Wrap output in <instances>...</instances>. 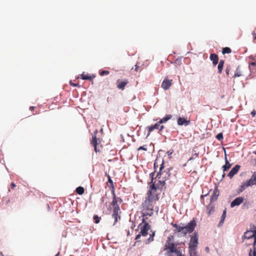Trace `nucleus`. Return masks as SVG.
Segmentation results:
<instances>
[{
	"label": "nucleus",
	"instance_id": "obj_29",
	"mask_svg": "<svg viewBox=\"0 0 256 256\" xmlns=\"http://www.w3.org/2000/svg\"><path fill=\"white\" fill-rule=\"evenodd\" d=\"M190 256H198L197 254L196 248H189Z\"/></svg>",
	"mask_w": 256,
	"mask_h": 256
},
{
	"label": "nucleus",
	"instance_id": "obj_16",
	"mask_svg": "<svg viewBox=\"0 0 256 256\" xmlns=\"http://www.w3.org/2000/svg\"><path fill=\"white\" fill-rule=\"evenodd\" d=\"M252 186L249 180H247L246 182L242 184L241 185L240 188L238 190V193L242 192L246 187Z\"/></svg>",
	"mask_w": 256,
	"mask_h": 256
},
{
	"label": "nucleus",
	"instance_id": "obj_18",
	"mask_svg": "<svg viewBox=\"0 0 256 256\" xmlns=\"http://www.w3.org/2000/svg\"><path fill=\"white\" fill-rule=\"evenodd\" d=\"M218 191L217 189L214 190L211 196L210 203L217 200L218 196Z\"/></svg>",
	"mask_w": 256,
	"mask_h": 256
},
{
	"label": "nucleus",
	"instance_id": "obj_26",
	"mask_svg": "<svg viewBox=\"0 0 256 256\" xmlns=\"http://www.w3.org/2000/svg\"><path fill=\"white\" fill-rule=\"evenodd\" d=\"M112 194L113 196V200H116L117 203L120 204L122 202V200L121 198L119 197H116L114 190H112Z\"/></svg>",
	"mask_w": 256,
	"mask_h": 256
},
{
	"label": "nucleus",
	"instance_id": "obj_3",
	"mask_svg": "<svg viewBox=\"0 0 256 256\" xmlns=\"http://www.w3.org/2000/svg\"><path fill=\"white\" fill-rule=\"evenodd\" d=\"M171 224L173 228H175L174 230L175 233H179L184 236H186V234L190 233L194 231L196 226V222L194 220H192L186 226H184V224L181 226L180 225L172 222Z\"/></svg>",
	"mask_w": 256,
	"mask_h": 256
},
{
	"label": "nucleus",
	"instance_id": "obj_32",
	"mask_svg": "<svg viewBox=\"0 0 256 256\" xmlns=\"http://www.w3.org/2000/svg\"><path fill=\"white\" fill-rule=\"evenodd\" d=\"M106 175H107V176L108 178V183L110 184H108V185L109 187H112L114 189V186L113 182H112V180L111 179L110 175L109 174H106Z\"/></svg>",
	"mask_w": 256,
	"mask_h": 256
},
{
	"label": "nucleus",
	"instance_id": "obj_55",
	"mask_svg": "<svg viewBox=\"0 0 256 256\" xmlns=\"http://www.w3.org/2000/svg\"><path fill=\"white\" fill-rule=\"evenodd\" d=\"M59 254V253H58L56 256H58Z\"/></svg>",
	"mask_w": 256,
	"mask_h": 256
},
{
	"label": "nucleus",
	"instance_id": "obj_23",
	"mask_svg": "<svg viewBox=\"0 0 256 256\" xmlns=\"http://www.w3.org/2000/svg\"><path fill=\"white\" fill-rule=\"evenodd\" d=\"M226 209H225L223 211V214L221 216L220 220L218 224V226H221L224 224V222L226 217Z\"/></svg>",
	"mask_w": 256,
	"mask_h": 256
},
{
	"label": "nucleus",
	"instance_id": "obj_30",
	"mask_svg": "<svg viewBox=\"0 0 256 256\" xmlns=\"http://www.w3.org/2000/svg\"><path fill=\"white\" fill-rule=\"evenodd\" d=\"M76 192L79 194H82L84 192V189L82 186H78L76 188Z\"/></svg>",
	"mask_w": 256,
	"mask_h": 256
},
{
	"label": "nucleus",
	"instance_id": "obj_42",
	"mask_svg": "<svg viewBox=\"0 0 256 256\" xmlns=\"http://www.w3.org/2000/svg\"><path fill=\"white\" fill-rule=\"evenodd\" d=\"M174 253H176V254L177 256H180V254H181V252L180 251H178V250H177V252H174Z\"/></svg>",
	"mask_w": 256,
	"mask_h": 256
},
{
	"label": "nucleus",
	"instance_id": "obj_38",
	"mask_svg": "<svg viewBox=\"0 0 256 256\" xmlns=\"http://www.w3.org/2000/svg\"><path fill=\"white\" fill-rule=\"evenodd\" d=\"M138 68H139V66L138 65V64H136V65H135V68H134V70L136 72H138Z\"/></svg>",
	"mask_w": 256,
	"mask_h": 256
},
{
	"label": "nucleus",
	"instance_id": "obj_9",
	"mask_svg": "<svg viewBox=\"0 0 256 256\" xmlns=\"http://www.w3.org/2000/svg\"><path fill=\"white\" fill-rule=\"evenodd\" d=\"M172 80H168V76L166 77L163 82H162V88L165 90L169 89V88L172 84Z\"/></svg>",
	"mask_w": 256,
	"mask_h": 256
},
{
	"label": "nucleus",
	"instance_id": "obj_22",
	"mask_svg": "<svg viewBox=\"0 0 256 256\" xmlns=\"http://www.w3.org/2000/svg\"><path fill=\"white\" fill-rule=\"evenodd\" d=\"M119 204H120L116 202V200H112L111 205L112 206L113 210H120Z\"/></svg>",
	"mask_w": 256,
	"mask_h": 256
},
{
	"label": "nucleus",
	"instance_id": "obj_5",
	"mask_svg": "<svg viewBox=\"0 0 256 256\" xmlns=\"http://www.w3.org/2000/svg\"><path fill=\"white\" fill-rule=\"evenodd\" d=\"M164 250H168V252L170 254L174 253L177 252V250L175 248L174 244L170 242V238H168L166 241L164 246Z\"/></svg>",
	"mask_w": 256,
	"mask_h": 256
},
{
	"label": "nucleus",
	"instance_id": "obj_7",
	"mask_svg": "<svg viewBox=\"0 0 256 256\" xmlns=\"http://www.w3.org/2000/svg\"><path fill=\"white\" fill-rule=\"evenodd\" d=\"M97 133H98V130H95L94 132V134H92V142H91V144L94 147V150H95V152H98L100 151V150L99 148H98V147H97V144H98V140L96 138V134Z\"/></svg>",
	"mask_w": 256,
	"mask_h": 256
},
{
	"label": "nucleus",
	"instance_id": "obj_14",
	"mask_svg": "<svg viewBox=\"0 0 256 256\" xmlns=\"http://www.w3.org/2000/svg\"><path fill=\"white\" fill-rule=\"evenodd\" d=\"M120 210H113V214L112 216L114 219V224H115L118 222V219L120 218Z\"/></svg>",
	"mask_w": 256,
	"mask_h": 256
},
{
	"label": "nucleus",
	"instance_id": "obj_57",
	"mask_svg": "<svg viewBox=\"0 0 256 256\" xmlns=\"http://www.w3.org/2000/svg\"><path fill=\"white\" fill-rule=\"evenodd\" d=\"M2 256H4V255L2 254Z\"/></svg>",
	"mask_w": 256,
	"mask_h": 256
},
{
	"label": "nucleus",
	"instance_id": "obj_37",
	"mask_svg": "<svg viewBox=\"0 0 256 256\" xmlns=\"http://www.w3.org/2000/svg\"><path fill=\"white\" fill-rule=\"evenodd\" d=\"M251 114L252 116V117H254L256 115V112L255 110H253L252 112H251Z\"/></svg>",
	"mask_w": 256,
	"mask_h": 256
},
{
	"label": "nucleus",
	"instance_id": "obj_49",
	"mask_svg": "<svg viewBox=\"0 0 256 256\" xmlns=\"http://www.w3.org/2000/svg\"><path fill=\"white\" fill-rule=\"evenodd\" d=\"M84 94H86V92H83V94H82V96H83L84 94Z\"/></svg>",
	"mask_w": 256,
	"mask_h": 256
},
{
	"label": "nucleus",
	"instance_id": "obj_56",
	"mask_svg": "<svg viewBox=\"0 0 256 256\" xmlns=\"http://www.w3.org/2000/svg\"><path fill=\"white\" fill-rule=\"evenodd\" d=\"M182 256V254H180V256Z\"/></svg>",
	"mask_w": 256,
	"mask_h": 256
},
{
	"label": "nucleus",
	"instance_id": "obj_46",
	"mask_svg": "<svg viewBox=\"0 0 256 256\" xmlns=\"http://www.w3.org/2000/svg\"><path fill=\"white\" fill-rule=\"evenodd\" d=\"M157 162V161L156 160L155 162H154V168L155 170L156 169V163Z\"/></svg>",
	"mask_w": 256,
	"mask_h": 256
},
{
	"label": "nucleus",
	"instance_id": "obj_34",
	"mask_svg": "<svg viewBox=\"0 0 256 256\" xmlns=\"http://www.w3.org/2000/svg\"><path fill=\"white\" fill-rule=\"evenodd\" d=\"M94 220L96 224H98L100 222V218H99L97 215H94Z\"/></svg>",
	"mask_w": 256,
	"mask_h": 256
},
{
	"label": "nucleus",
	"instance_id": "obj_24",
	"mask_svg": "<svg viewBox=\"0 0 256 256\" xmlns=\"http://www.w3.org/2000/svg\"><path fill=\"white\" fill-rule=\"evenodd\" d=\"M254 235L253 231H248L244 233V236L246 238L250 239L254 237Z\"/></svg>",
	"mask_w": 256,
	"mask_h": 256
},
{
	"label": "nucleus",
	"instance_id": "obj_20",
	"mask_svg": "<svg viewBox=\"0 0 256 256\" xmlns=\"http://www.w3.org/2000/svg\"><path fill=\"white\" fill-rule=\"evenodd\" d=\"M150 232L152 233L150 234V237L146 240L145 243L146 244H148L154 240V238L155 236V232L152 230H150Z\"/></svg>",
	"mask_w": 256,
	"mask_h": 256
},
{
	"label": "nucleus",
	"instance_id": "obj_52",
	"mask_svg": "<svg viewBox=\"0 0 256 256\" xmlns=\"http://www.w3.org/2000/svg\"><path fill=\"white\" fill-rule=\"evenodd\" d=\"M79 88H81V89H83L80 86H79Z\"/></svg>",
	"mask_w": 256,
	"mask_h": 256
},
{
	"label": "nucleus",
	"instance_id": "obj_10",
	"mask_svg": "<svg viewBox=\"0 0 256 256\" xmlns=\"http://www.w3.org/2000/svg\"><path fill=\"white\" fill-rule=\"evenodd\" d=\"M161 124L158 121L157 123L155 124L154 125H152L148 128V133L150 134V132L153 131L154 130H159L160 131H162L164 128V126H160Z\"/></svg>",
	"mask_w": 256,
	"mask_h": 256
},
{
	"label": "nucleus",
	"instance_id": "obj_48",
	"mask_svg": "<svg viewBox=\"0 0 256 256\" xmlns=\"http://www.w3.org/2000/svg\"><path fill=\"white\" fill-rule=\"evenodd\" d=\"M253 232H254V235H256V230H254Z\"/></svg>",
	"mask_w": 256,
	"mask_h": 256
},
{
	"label": "nucleus",
	"instance_id": "obj_25",
	"mask_svg": "<svg viewBox=\"0 0 256 256\" xmlns=\"http://www.w3.org/2000/svg\"><path fill=\"white\" fill-rule=\"evenodd\" d=\"M172 116L170 114L166 115L164 118L159 120L160 123L161 124L166 122L168 120L172 118Z\"/></svg>",
	"mask_w": 256,
	"mask_h": 256
},
{
	"label": "nucleus",
	"instance_id": "obj_44",
	"mask_svg": "<svg viewBox=\"0 0 256 256\" xmlns=\"http://www.w3.org/2000/svg\"><path fill=\"white\" fill-rule=\"evenodd\" d=\"M240 76V74H238V73H235L234 74V77H236V76Z\"/></svg>",
	"mask_w": 256,
	"mask_h": 256
},
{
	"label": "nucleus",
	"instance_id": "obj_43",
	"mask_svg": "<svg viewBox=\"0 0 256 256\" xmlns=\"http://www.w3.org/2000/svg\"><path fill=\"white\" fill-rule=\"evenodd\" d=\"M70 84L71 86H78V84H74V83L72 82V81H70Z\"/></svg>",
	"mask_w": 256,
	"mask_h": 256
},
{
	"label": "nucleus",
	"instance_id": "obj_6",
	"mask_svg": "<svg viewBox=\"0 0 256 256\" xmlns=\"http://www.w3.org/2000/svg\"><path fill=\"white\" fill-rule=\"evenodd\" d=\"M198 235L195 233L192 236L189 243L188 248H196L198 245Z\"/></svg>",
	"mask_w": 256,
	"mask_h": 256
},
{
	"label": "nucleus",
	"instance_id": "obj_39",
	"mask_svg": "<svg viewBox=\"0 0 256 256\" xmlns=\"http://www.w3.org/2000/svg\"><path fill=\"white\" fill-rule=\"evenodd\" d=\"M10 186L12 189H14L16 187V185L14 182L11 183Z\"/></svg>",
	"mask_w": 256,
	"mask_h": 256
},
{
	"label": "nucleus",
	"instance_id": "obj_31",
	"mask_svg": "<svg viewBox=\"0 0 256 256\" xmlns=\"http://www.w3.org/2000/svg\"><path fill=\"white\" fill-rule=\"evenodd\" d=\"M232 52L231 49L228 47H225L223 48L222 50V54H230Z\"/></svg>",
	"mask_w": 256,
	"mask_h": 256
},
{
	"label": "nucleus",
	"instance_id": "obj_13",
	"mask_svg": "<svg viewBox=\"0 0 256 256\" xmlns=\"http://www.w3.org/2000/svg\"><path fill=\"white\" fill-rule=\"evenodd\" d=\"M190 124V120H186L184 118L179 117L178 119V124L179 126H188Z\"/></svg>",
	"mask_w": 256,
	"mask_h": 256
},
{
	"label": "nucleus",
	"instance_id": "obj_17",
	"mask_svg": "<svg viewBox=\"0 0 256 256\" xmlns=\"http://www.w3.org/2000/svg\"><path fill=\"white\" fill-rule=\"evenodd\" d=\"M215 207L214 206L212 205L211 203L207 206L206 210L208 211V216H210L212 213L214 212Z\"/></svg>",
	"mask_w": 256,
	"mask_h": 256
},
{
	"label": "nucleus",
	"instance_id": "obj_27",
	"mask_svg": "<svg viewBox=\"0 0 256 256\" xmlns=\"http://www.w3.org/2000/svg\"><path fill=\"white\" fill-rule=\"evenodd\" d=\"M224 62L223 60H220V62H219L218 68V72L220 74L222 72Z\"/></svg>",
	"mask_w": 256,
	"mask_h": 256
},
{
	"label": "nucleus",
	"instance_id": "obj_47",
	"mask_svg": "<svg viewBox=\"0 0 256 256\" xmlns=\"http://www.w3.org/2000/svg\"><path fill=\"white\" fill-rule=\"evenodd\" d=\"M254 242H256V235H254Z\"/></svg>",
	"mask_w": 256,
	"mask_h": 256
},
{
	"label": "nucleus",
	"instance_id": "obj_2",
	"mask_svg": "<svg viewBox=\"0 0 256 256\" xmlns=\"http://www.w3.org/2000/svg\"><path fill=\"white\" fill-rule=\"evenodd\" d=\"M154 200H150L145 199L144 201L142 204V222L141 224H148L150 222L148 220V216H152L154 214V206L156 204L153 202Z\"/></svg>",
	"mask_w": 256,
	"mask_h": 256
},
{
	"label": "nucleus",
	"instance_id": "obj_45",
	"mask_svg": "<svg viewBox=\"0 0 256 256\" xmlns=\"http://www.w3.org/2000/svg\"><path fill=\"white\" fill-rule=\"evenodd\" d=\"M34 106H30V109L31 110H34Z\"/></svg>",
	"mask_w": 256,
	"mask_h": 256
},
{
	"label": "nucleus",
	"instance_id": "obj_33",
	"mask_svg": "<svg viewBox=\"0 0 256 256\" xmlns=\"http://www.w3.org/2000/svg\"><path fill=\"white\" fill-rule=\"evenodd\" d=\"M216 138L219 140H221L223 139V134L222 133H219L216 136Z\"/></svg>",
	"mask_w": 256,
	"mask_h": 256
},
{
	"label": "nucleus",
	"instance_id": "obj_53",
	"mask_svg": "<svg viewBox=\"0 0 256 256\" xmlns=\"http://www.w3.org/2000/svg\"><path fill=\"white\" fill-rule=\"evenodd\" d=\"M192 158H190L189 159V160H192Z\"/></svg>",
	"mask_w": 256,
	"mask_h": 256
},
{
	"label": "nucleus",
	"instance_id": "obj_11",
	"mask_svg": "<svg viewBox=\"0 0 256 256\" xmlns=\"http://www.w3.org/2000/svg\"><path fill=\"white\" fill-rule=\"evenodd\" d=\"M240 166L239 165H236L228 173V176H229L230 178H232L234 176V175L238 173L240 168Z\"/></svg>",
	"mask_w": 256,
	"mask_h": 256
},
{
	"label": "nucleus",
	"instance_id": "obj_41",
	"mask_svg": "<svg viewBox=\"0 0 256 256\" xmlns=\"http://www.w3.org/2000/svg\"><path fill=\"white\" fill-rule=\"evenodd\" d=\"M141 236H142V234H140V233L138 234V235L136 236V240H138V239L140 238Z\"/></svg>",
	"mask_w": 256,
	"mask_h": 256
},
{
	"label": "nucleus",
	"instance_id": "obj_12",
	"mask_svg": "<svg viewBox=\"0 0 256 256\" xmlns=\"http://www.w3.org/2000/svg\"><path fill=\"white\" fill-rule=\"evenodd\" d=\"M244 201V198L242 197H238L235 198L230 204V206L232 208L236 206H239Z\"/></svg>",
	"mask_w": 256,
	"mask_h": 256
},
{
	"label": "nucleus",
	"instance_id": "obj_50",
	"mask_svg": "<svg viewBox=\"0 0 256 256\" xmlns=\"http://www.w3.org/2000/svg\"><path fill=\"white\" fill-rule=\"evenodd\" d=\"M252 65H253V66H254L255 65V62H252L251 64Z\"/></svg>",
	"mask_w": 256,
	"mask_h": 256
},
{
	"label": "nucleus",
	"instance_id": "obj_8",
	"mask_svg": "<svg viewBox=\"0 0 256 256\" xmlns=\"http://www.w3.org/2000/svg\"><path fill=\"white\" fill-rule=\"evenodd\" d=\"M128 83V81L127 79L120 80L118 79L117 80L116 84L117 88L122 90H124L125 86Z\"/></svg>",
	"mask_w": 256,
	"mask_h": 256
},
{
	"label": "nucleus",
	"instance_id": "obj_54",
	"mask_svg": "<svg viewBox=\"0 0 256 256\" xmlns=\"http://www.w3.org/2000/svg\"><path fill=\"white\" fill-rule=\"evenodd\" d=\"M206 250H208V248H206Z\"/></svg>",
	"mask_w": 256,
	"mask_h": 256
},
{
	"label": "nucleus",
	"instance_id": "obj_35",
	"mask_svg": "<svg viewBox=\"0 0 256 256\" xmlns=\"http://www.w3.org/2000/svg\"><path fill=\"white\" fill-rule=\"evenodd\" d=\"M110 72L108 70H102L100 72V75L102 76L104 74H108Z\"/></svg>",
	"mask_w": 256,
	"mask_h": 256
},
{
	"label": "nucleus",
	"instance_id": "obj_19",
	"mask_svg": "<svg viewBox=\"0 0 256 256\" xmlns=\"http://www.w3.org/2000/svg\"><path fill=\"white\" fill-rule=\"evenodd\" d=\"M80 78L84 80H90V81H92L93 78H95V76H88L87 74H86L84 72H83L80 75Z\"/></svg>",
	"mask_w": 256,
	"mask_h": 256
},
{
	"label": "nucleus",
	"instance_id": "obj_28",
	"mask_svg": "<svg viewBox=\"0 0 256 256\" xmlns=\"http://www.w3.org/2000/svg\"><path fill=\"white\" fill-rule=\"evenodd\" d=\"M231 166V164L228 162L227 159L226 160V164L222 166L224 171L228 170Z\"/></svg>",
	"mask_w": 256,
	"mask_h": 256
},
{
	"label": "nucleus",
	"instance_id": "obj_4",
	"mask_svg": "<svg viewBox=\"0 0 256 256\" xmlns=\"http://www.w3.org/2000/svg\"><path fill=\"white\" fill-rule=\"evenodd\" d=\"M138 228L140 229V234L143 236H146L148 234V231L150 229V226L148 224H140Z\"/></svg>",
	"mask_w": 256,
	"mask_h": 256
},
{
	"label": "nucleus",
	"instance_id": "obj_36",
	"mask_svg": "<svg viewBox=\"0 0 256 256\" xmlns=\"http://www.w3.org/2000/svg\"><path fill=\"white\" fill-rule=\"evenodd\" d=\"M144 150L146 151L147 148L144 146H141L138 148V150Z\"/></svg>",
	"mask_w": 256,
	"mask_h": 256
},
{
	"label": "nucleus",
	"instance_id": "obj_1",
	"mask_svg": "<svg viewBox=\"0 0 256 256\" xmlns=\"http://www.w3.org/2000/svg\"><path fill=\"white\" fill-rule=\"evenodd\" d=\"M164 162L162 161V164L160 168V171L156 174V180L154 182L153 176L154 174V172L150 174L152 176V181L150 184L149 189L146 194V196L145 199L156 202L159 200V196L164 188H166L165 180L168 178L170 174L164 171H162L164 168Z\"/></svg>",
	"mask_w": 256,
	"mask_h": 256
},
{
	"label": "nucleus",
	"instance_id": "obj_40",
	"mask_svg": "<svg viewBox=\"0 0 256 256\" xmlns=\"http://www.w3.org/2000/svg\"><path fill=\"white\" fill-rule=\"evenodd\" d=\"M230 69L228 68H226V74L228 76L229 75V72H230Z\"/></svg>",
	"mask_w": 256,
	"mask_h": 256
},
{
	"label": "nucleus",
	"instance_id": "obj_15",
	"mask_svg": "<svg viewBox=\"0 0 256 256\" xmlns=\"http://www.w3.org/2000/svg\"><path fill=\"white\" fill-rule=\"evenodd\" d=\"M210 58L212 61V64L214 66H216L218 64V55L215 54H212L210 55Z\"/></svg>",
	"mask_w": 256,
	"mask_h": 256
},
{
	"label": "nucleus",
	"instance_id": "obj_21",
	"mask_svg": "<svg viewBox=\"0 0 256 256\" xmlns=\"http://www.w3.org/2000/svg\"><path fill=\"white\" fill-rule=\"evenodd\" d=\"M250 182L251 186L256 185V172H254L251 176V178L249 180Z\"/></svg>",
	"mask_w": 256,
	"mask_h": 256
},
{
	"label": "nucleus",
	"instance_id": "obj_51",
	"mask_svg": "<svg viewBox=\"0 0 256 256\" xmlns=\"http://www.w3.org/2000/svg\"><path fill=\"white\" fill-rule=\"evenodd\" d=\"M254 154H256V150L254 152Z\"/></svg>",
	"mask_w": 256,
	"mask_h": 256
}]
</instances>
